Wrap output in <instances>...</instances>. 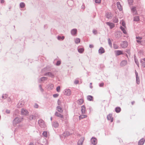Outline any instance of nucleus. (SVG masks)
<instances>
[{
	"instance_id": "aec40b11",
	"label": "nucleus",
	"mask_w": 145,
	"mask_h": 145,
	"mask_svg": "<svg viewBox=\"0 0 145 145\" xmlns=\"http://www.w3.org/2000/svg\"><path fill=\"white\" fill-rule=\"evenodd\" d=\"M87 117V115H84V114L81 115H80L79 116V120H81V119H82L84 118H86Z\"/></svg>"
},
{
	"instance_id": "e433bc0d",
	"label": "nucleus",
	"mask_w": 145,
	"mask_h": 145,
	"mask_svg": "<svg viewBox=\"0 0 145 145\" xmlns=\"http://www.w3.org/2000/svg\"><path fill=\"white\" fill-rule=\"evenodd\" d=\"M113 46H114V48L115 49H118L119 47L116 44H114L113 45Z\"/></svg>"
},
{
	"instance_id": "4468645a",
	"label": "nucleus",
	"mask_w": 145,
	"mask_h": 145,
	"mask_svg": "<svg viewBox=\"0 0 145 145\" xmlns=\"http://www.w3.org/2000/svg\"><path fill=\"white\" fill-rule=\"evenodd\" d=\"M145 141V140L142 138L139 141L138 145H143Z\"/></svg>"
},
{
	"instance_id": "6ab92c4d",
	"label": "nucleus",
	"mask_w": 145,
	"mask_h": 145,
	"mask_svg": "<svg viewBox=\"0 0 145 145\" xmlns=\"http://www.w3.org/2000/svg\"><path fill=\"white\" fill-rule=\"evenodd\" d=\"M57 110L59 112L62 113L63 112V110L62 108L59 106H58L57 107Z\"/></svg>"
},
{
	"instance_id": "2f4dec72",
	"label": "nucleus",
	"mask_w": 145,
	"mask_h": 145,
	"mask_svg": "<svg viewBox=\"0 0 145 145\" xmlns=\"http://www.w3.org/2000/svg\"><path fill=\"white\" fill-rule=\"evenodd\" d=\"M139 20V16H137L135 17L134 18V20L135 21H138Z\"/></svg>"
},
{
	"instance_id": "bf43d9fd",
	"label": "nucleus",
	"mask_w": 145,
	"mask_h": 145,
	"mask_svg": "<svg viewBox=\"0 0 145 145\" xmlns=\"http://www.w3.org/2000/svg\"><path fill=\"white\" fill-rule=\"evenodd\" d=\"M29 145H34L33 143H31Z\"/></svg>"
},
{
	"instance_id": "09e8293b",
	"label": "nucleus",
	"mask_w": 145,
	"mask_h": 145,
	"mask_svg": "<svg viewBox=\"0 0 145 145\" xmlns=\"http://www.w3.org/2000/svg\"><path fill=\"white\" fill-rule=\"evenodd\" d=\"M93 32L95 34L97 33V31L96 30H94L93 31Z\"/></svg>"
},
{
	"instance_id": "ddd939ff",
	"label": "nucleus",
	"mask_w": 145,
	"mask_h": 145,
	"mask_svg": "<svg viewBox=\"0 0 145 145\" xmlns=\"http://www.w3.org/2000/svg\"><path fill=\"white\" fill-rule=\"evenodd\" d=\"M84 140V138H80L78 142V145H82Z\"/></svg>"
},
{
	"instance_id": "39448f33",
	"label": "nucleus",
	"mask_w": 145,
	"mask_h": 145,
	"mask_svg": "<svg viewBox=\"0 0 145 145\" xmlns=\"http://www.w3.org/2000/svg\"><path fill=\"white\" fill-rule=\"evenodd\" d=\"M106 24L109 26L110 29H112L115 26V24L112 23L108 22L106 23Z\"/></svg>"
},
{
	"instance_id": "f257e3e1",
	"label": "nucleus",
	"mask_w": 145,
	"mask_h": 145,
	"mask_svg": "<svg viewBox=\"0 0 145 145\" xmlns=\"http://www.w3.org/2000/svg\"><path fill=\"white\" fill-rule=\"evenodd\" d=\"M22 120V118H16L13 121V123L14 125H16L17 124L21 122Z\"/></svg>"
},
{
	"instance_id": "7ed1b4c3",
	"label": "nucleus",
	"mask_w": 145,
	"mask_h": 145,
	"mask_svg": "<svg viewBox=\"0 0 145 145\" xmlns=\"http://www.w3.org/2000/svg\"><path fill=\"white\" fill-rule=\"evenodd\" d=\"M121 46L123 48H125L127 47L128 43L126 41H123L121 44Z\"/></svg>"
},
{
	"instance_id": "6e6552de",
	"label": "nucleus",
	"mask_w": 145,
	"mask_h": 145,
	"mask_svg": "<svg viewBox=\"0 0 145 145\" xmlns=\"http://www.w3.org/2000/svg\"><path fill=\"white\" fill-rule=\"evenodd\" d=\"M127 64V61L125 60H123L120 63V65L122 67L126 65Z\"/></svg>"
},
{
	"instance_id": "5701e85b",
	"label": "nucleus",
	"mask_w": 145,
	"mask_h": 145,
	"mask_svg": "<svg viewBox=\"0 0 145 145\" xmlns=\"http://www.w3.org/2000/svg\"><path fill=\"white\" fill-rule=\"evenodd\" d=\"M84 102V100L82 99H80L78 102V103L80 105H81Z\"/></svg>"
},
{
	"instance_id": "a18cd8bd",
	"label": "nucleus",
	"mask_w": 145,
	"mask_h": 145,
	"mask_svg": "<svg viewBox=\"0 0 145 145\" xmlns=\"http://www.w3.org/2000/svg\"><path fill=\"white\" fill-rule=\"evenodd\" d=\"M74 83L76 84H77L78 83H79V81L78 80H76L74 82Z\"/></svg>"
},
{
	"instance_id": "c9c22d12",
	"label": "nucleus",
	"mask_w": 145,
	"mask_h": 145,
	"mask_svg": "<svg viewBox=\"0 0 145 145\" xmlns=\"http://www.w3.org/2000/svg\"><path fill=\"white\" fill-rule=\"evenodd\" d=\"M47 132L44 131L42 133L43 135L45 137H47Z\"/></svg>"
},
{
	"instance_id": "58836bf2",
	"label": "nucleus",
	"mask_w": 145,
	"mask_h": 145,
	"mask_svg": "<svg viewBox=\"0 0 145 145\" xmlns=\"http://www.w3.org/2000/svg\"><path fill=\"white\" fill-rule=\"evenodd\" d=\"M60 86H58L56 88V90L58 92L60 91Z\"/></svg>"
},
{
	"instance_id": "f704fd0d",
	"label": "nucleus",
	"mask_w": 145,
	"mask_h": 145,
	"mask_svg": "<svg viewBox=\"0 0 145 145\" xmlns=\"http://www.w3.org/2000/svg\"><path fill=\"white\" fill-rule=\"evenodd\" d=\"M108 43L110 46L111 47L112 46V43L111 40L110 39H108Z\"/></svg>"
},
{
	"instance_id": "9d476101",
	"label": "nucleus",
	"mask_w": 145,
	"mask_h": 145,
	"mask_svg": "<svg viewBox=\"0 0 145 145\" xmlns=\"http://www.w3.org/2000/svg\"><path fill=\"white\" fill-rule=\"evenodd\" d=\"M55 115L57 117L60 118H63V116L61 114L58 113L57 112H56L55 113Z\"/></svg>"
},
{
	"instance_id": "6e6d98bb",
	"label": "nucleus",
	"mask_w": 145,
	"mask_h": 145,
	"mask_svg": "<svg viewBox=\"0 0 145 145\" xmlns=\"http://www.w3.org/2000/svg\"><path fill=\"white\" fill-rule=\"evenodd\" d=\"M137 41L138 43H140V41L139 40H137Z\"/></svg>"
},
{
	"instance_id": "37998d69",
	"label": "nucleus",
	"mask_w": 145,
	"mask_h": 145,
	"mask_svg": "<svg viewBox=\"0 0 145 145\" xmlns=\"http://www.w3.org/2000/svg\"><path fill=\"white\" fill-rule=\"evenodd\" d=\"M61 64V61H58L56 63V65H59Z\"/></svg>"
},
{
	"instance_id": "603ef678",
	"label": "nucleus",
	"mask_w": 145,
	"mask_h": 145,
	"mask_svg": "<svg viewBox=\"0 0 145 145\" xmlns=\"http://www.w3.org/2000/svg\"><path fill=\"white\" fill-rule=\"evenodd\" d=\"M58 105H60L61 104V102L60 101L58 100Z\"/></svg>"
},
{
	"instance_id": "c756f323",
	"label": "nucleus",
	"mask_w": 145,
	"mask_h": 145,
	"mask_svg": "<svg viewBox=\"0 0 145 145\" xmlns=\"http://www.w3.org/2000/svg\"><path fill=\"white\" fill-rule=\"evenodd\" d=\"M20 6L21 8H22L24 7L25 6V4L24 3H21L20 4Z\"/></svg>"
},
{
	"instance_id": "4d7b16f0",
	"label": "nucleus",
	"mask_w": 145,
	"mask_h": 145,
	"mask_svg": "<svg viewBox=\"0 0 145 145\" xmlns=\"http://www.w3.org/2000/svg\"><path fill=\"white\" fill-rule=\"evenodd\" d=\"M4 2V1L3 0H1V3H3Z\"/></svg>"
},
{
	"instance_id": "de8ad7c7",
	"label": "nucleus",
	"mask_w": 145,
	"mask_h": 145,
	"mask_svg": "<svg viewBox=\"0 0 145 145\" xmlns=\"http://www.w3.org/2000/svg\"><path fill=\"white\" fill-rule=\"evenodd\" d=\"M142 39V38L140 37H136V39L137 40H141Z\"/></svg>"
},
{
	"instance_id": "1a4fd4ad",
	"label": "nucleus",
	"mask_w": 145,
	"mask_h": 145,
	"mask_svg": "<svg viewBox=\"0 0 145 145\" xmlns=\"http://www.w3.org/2000/svg\"><path fill=\"white\" fill-rule=\"evenodd\" d=\"M115 53L117 56L123 54V51L120 50H116L115 51Z\"/></svg>"
},
{
	"instance_id": "0eeeda50",
	"label": "nucleus",
	"mask_w": 145,
	"mask_h": 145,
	"mask_svg": "<svg viewBox=\"0 0 145 145\" xmlns=\"http://www.w3.org/2000/svg\"><path fill=\"white\" fill-rule=\"evenodd\" d=\"M21 113L23 115H26L28 113V111L25 109H22L21 110Z\"/></svg>"
},
{
	"instance_id": "cd10ccee",
	"label": "nucleus",
	"mask_w": 145,
	"mask_h": 145,
	"mask_svg": "<svg viewBox=\"0 0 145 145\" xmlns=\"http://www.w3.org/2000/svg\"><path fill=\"white\" fill-rule=\"evenodd\" d=\"M46 75H48L52 78L54 77V75L51 72H48L46 73Z\"/></svg>"
},
{
	"instance_id": "dca6fc26",
	"label": "nucleus",
	"mask_w": 145,
	"mask_h": 145,
	"mask_svg": "<svg viewBox=\"0 0 145 145\" xmlns=\"http://www.w3.org/2000/svg\"><path fill=\"white\" fill-rule=\"evenodd\" d=\"M77 31L76 29H73L71 31V34L73 35H75L76 34Z\"/></svg>"
},
{
	"instance_id": "423d86ee",
	"label": "nucleus",
	"mask_w": 145,
	"mask_h": 145,
	"mask_svg": "<svg viewBox=\"0 0 145 145\" xmlns=\"http://www.w3.org/2000/svg\"><path fill=\"white\" fill-rule=\"evenodd\" d=\"M91 142L93 144L95 145L97 144V140L95 138L93 137L91 139Z\"/></svg>"
},
{
	"instance_id": "b1692460",
	"label": "nucleus",
	"mask_w": 145,
	"mask_h": 145,
	"mask_svg": "<svg viewBox=\"0 0 145 145\" xmlns=\"http://www.w3.org/2000/svg\"><path fill=\"white\" fill-rule=\"evenodd\" d=\"M131 11L133 13H135V14H137V12L136 11V8L135 7H133L131 9Z\"/></svg>"
},
{
	"instance_id": "412c9836",
	"label": "nucleus",
	"mask_w": 145,
	"mask_h": 145,
	"mask_svg": "<svg viewBox=\"0 0 145 145\" xmlns=\"http://www.w3.org/2000/svg\"><path fill=\"white\" fill-rule=\"evenodd\" d=\"M141 62L142 63V66L145 67V58L142 59Z\"/></svg>"
},
{
	"instance_id": "5fc2aeb1",
	"label": "nucleus",
	"mask_w": 145,
	"mask_h": 145,
	"mask_svg": "<svg viewBox=\"0 0 145 145\" xmlns=\"http://www.w3.org/2000/svg\"><path fill=\"white\" fill-rule=\"evenodd\" d=\"M8 10H10L11 9V7L10 6L8 8Z\"/></svg>"
},
{
	"instance_id": "864d4df0",
	"label": "nucleus",
	"mask_w": 145,
	"mask_h": 145,
	"mask_svg": "<svg viewBox=\"0 0 145 145\" xmlns=\"http://www.w3.org/2000/svg\"><path fill=\"white\" fill-rule=\"evenodd\" d=\"M136 78H137V76H138V73L137 72L136 73Z\"/></svg>"
},
{
	"instance_id": "8fccbe9b",
	"label": "nucleus",
	"mask_w": 145,
	"mask_h": 145,
	"mask_svg": "<svg viewBox=\"0 0 145 145\" xmlns=\"http://www.w3.org/2000/svg\"><path fill=\"white\" fill-rule=\"evenodd\" d=\"M89 47L90 48H93V44H90Z\"/></svg>"
},
{
	"instance_id": "3c124183",
	"label": "nucleus",
	"mask_w": 145,
	"mask_h": 145,
	"mask_svg": "<svg viewBox=\"0 0 145 145\" xmlns=\"http://www.w3.org/2000/svg\"><path fill=\"white\" fill-rule=\"evenodd\" d=\"M99 85L100 87H102L104 85V84L103 83H101Z\"/></svg>"
},
{
	"instance_id": "052dcab7",
	"label": "nucleus",
	"mask_w": 145,
	"mask_h": 145,
	"mask_svg": "<svg viewBox=\"0 0 145 145\" xmlns=\"http://www.w3.org/2000/svg\"><path fill=\"white\" fill-rule=\"evenodd\" d=\"M134 103H135L134 102H132L131 103H132V105H133Z\"/></svg>"
},
{
	"instance_id": "bb28decb",
	"label": "nucleus",
	"mask_w": 145,
	"mask_h": 145,
	"mask_svg": "<svg viewBox=\"0 0 145 145\" xmlns=\"http://www.w3.org/2000/svg\"><path fill=\"white\" fill-rule=\"evenodd\" d=\"M87 99L89 101H91L93 100V97L89 95L87 97Z\"/></svg>"
},
{
	"instance_id": "a19ab883",
	"label": "nucleus",
	"mask_w": 145,
	"mask_h": 145,
	"mask_svg": "<svg viewBox=\"0 0 145 145\" xmlns=\"http://www.w3.org/2000/svg\"><path fill=\"white\" fill-rule=\"evenodd\" d=\"M118 18H115L114 20V22L115 23H117L118 22Z\"/></svg>"
},
{
	"instance_id": "72a5a7b5",
	"label": "nucleus",
	"mask_w": 145,
	"mask_h": 145,
	"mask_svg": "<svg viewBox=\"0 0 145 145\" xmlns=\"http://www.w3.org/2000/svg\"><path fill=\"white\" fill-rule=\"evenodd\" d=\"M121 22H122L121 24H122V25L124 27L126 28L125 24V22H124V21L123 20H122L121 21Z\"/></svg>"
},
{
	"instance_id": "79ce46f5",
	"label": "nucleus",
	"mask_w": 145,
	"mask_h": 145,
	"mask_svg": "<svg viewBox=\"0 0 145 145\" xmlns=\"http://www.w3.org/2000/svg\"><path fill=\"white\" fill-rule=\"evenodd\" d=\"M128 2L131 5L133 3V0H128Z\"/></svg>"
},
{
	"instance_id": "ea45409f",
	"label": "nucleus",
	"mask_w": 145,
	"mask_h": 145,
	"mask_svg": "<svg viewBox=\"0 0 145 145\" xmlns=\"http://www.w3.org/2000/svg\"><path fill=\"white\" fill-rule=\"evenodd\" d=\"M95 2L96 3H99L101 2V0H95Z\"/></svg>"
},
{
	"instance_id": "a878e982",
	"label": "nucleus",
	"mask_w": 145,
	"mask_h": 145,
	"mask_svg": "<svg viewBox=\"0 0 145 145\" xmlns=\"http://www.w3.org/2000/svg\"><path fill=\"white\" fill-rule=\"evenodd\" d=\"M24 101H22L21 103L20 102L18 104V107L19 108H20L22 106V105H24Z\"/></svg>"
},
{
	"instance_id": "49530a36",
	"label": "nucleus",
	"mask_w": 145,
	"mask_h": 145,
	"mask_svg": "<svg viewBox=\"0 0 145 145\" xmlns=\"http://www.w3.org/2000/svg\"><path fill=\"white\" fill-rule=\"evenodd\" d=\"M53 97H56L58 96V94H55L53 95Z\"/></svg>"
},
{
	"instance_id": "9b49d317",
	"label": "nucleus",
	"mask_w": 145,
	"mask_h": 145,
	"mask_svg": "<svg viewBox=\"0 0 145 145\" xmlns=\"http://www.w3.org/2000/svg\"><path fill=\"white\" fill-rule=\"evenodd\" d=\"M107 118L108 120H110L112 122L113 120V118L112 117V114H109L108 115Z\"/></svg>"
},
{
	"instance_id": "f03ea898",
	"label": "nucleus",
	"mask_w": 145,
	"mask_h": 145,
	"mask_svg": "<svg viewBox=\"0 0 145 145\" xmlns=\"http://www.w3.org/2000/svg\"><path fill=\"white\" fill-rule=\"evenodd\" d=\"M71 91L70 89H65L64 90V94L66 95L69 96L71 95Z\"/></svg>"
},
{
	"instance_id": "4be33fe9",
	"label": "nucleus",
	"mask_w": 145,
	"mask_h": 145,
	"mask_svg": "<svg viewBox=\"0 0 145 145\" xmlns=\"http://www.w3.org/2000/svg\"><path fill=\"white\" fill-rule=\"evenodd\" d=\"M120 28H121V30L123 31V32L124 34H126L127 33V32H126V30L125 29L126 27L125 28V27H121Z\"/></svg>"
},
{
	"instance_id": "4c0bfd02",
	"label": "nucleus",
	"mask_w": 145,
	"mask_h": 145,
	"mask_svg": "<svg viewBox=\"0 0 145 145\" xmlns=\"http://www.w3.org/2000/svg\"><path fill=\"white\" fill-rule=\"evenodd\" d=\"M57 39L58 40H60L61 39L63 40L64 39V36H62V37L58 36L57 37Z\"/></svg>"
},
{
	"instance_id": "f8f14e48",
	"label": "nucleus",
	"mask_w": 145,
	"mask_h": 145,
	"mask_svg": "<svg viewBox=\"0 0 145 145\" xmlns=\"http://www.w3.org/2000/svg\"><path fill=\"white\" fill-rule=\"evenodd\" d=\"M86 108L84 106H81V112L82 114H84L86 113Z\"/></svg>"
},
{
	"instance_id": "7c9ffc66",
	"label": "nucleus",
	"mask_w": 145,
	"mask_h": 145,
	"mask_svg": "<svg viewBox=\"0 0 145 145\" xmlns=\"http://www.w3.org/2000/svg\"><path fill=\"white\" fill-rule=\"evenodd\" d=\"M84 49L83 48H80L78 49V52L80 53H82L84 51Z\"/></svg>"
},
{
	"instance_id": "e2e57ef3",
	"label": "nucleus",
	"mask_w": 145,
	"mask_h": 145,
	"mask_svg": "<svg viewBox=\"0 0 145 145\" xmlns=\"http://www.w3.org/2000/svg\"><path fill=\"white\" fill-rule=\"evenodd\" d=\"M3 97H4V96H2V98H3Z\"/></svg>"
},
{
	"instance_id": "a211bd4d",
	"label": "nucleus",
	"mask_w": 145,
	"mask_h": 145,
	"mask_svg": "<svg viewBox=\"0 0 145 145\" xmlns=\"http://www.w3.org/2000/svg\"><path fill=\"white\" fill-rule=\"evenodd\" d=\"M111 15L110 12H107L106 14V16L108 19H110L111 17Z\"/></svg>"
},
{
	"instance_id": "c85d7f7f",
	"label": "nucleus",
	"mask_w": 145,
	"mask_h": 145,
	"mask_svg": "<svg viewBox=\"0 0 145 145\" xmlns=\"http://www.w3.org/2000/svg\"><path fill=\"white\" fill-rule=\"evenodd\" d=\"M75 43L77 44L80 42V39L79 38H77L75 39Z\"/></svg>"
},
{
	"instance_id": "680f3d73",
	"label": "nucleus",
	"mask_w": 145,
	"mask_h": 145,
	"mask_svg": "<svg viewBox=\"0 0 145 145\" xmlns=\"http://www.w3.org/2000/svg\"><path fill=\"white\" fill-rule=\"evenodd\" d=\"M52 117H51V120H52Z\"/></svg>"
},
{
	"instance_id": "c03bdc74",
	"label": "nucleus",
	"mask_w": 145,
	"mask_h": 145,
	"mask_svg": "<svg viewBox=\"0 0 145 145\" xmlns=\"http://www.w3.org/2000/svg\"><path fill=\"white\" fill-rule=\"evenodd\" d=\"M34 107L35 108H38L39 106L37 104H35L34 105Z\"/></svg>"
},
{
	"instance_id": "2eb2a0df",
	"label": "nucleus",
	"mask_w": 145,
	"mask_h": 145,
	"mask_svg": "<svg viewBox=\"0 0 145 145\" xmlns=\"http://www.w3.org/2000/svg\"><path fill=\"white\" fill-rule=\"evenodd\" d=\"M117 6L118 8L120 10H122V8L121 5L120 4L119 2H118L117 3Z\"/></svg>"
},
{
	"instance_id": "473e14b6",
	"label": "nucleus",
	"mask_w": 145,
	"mask_h": 145,
	"mask_svg": "<svg viewBox=\"0 0 145 145\" xmlns=\"http://www.w3.org/2000/svg\"><path fill=\"white\" fill-rule=\"evenodd\" d=\"M53 125L54 127H58L59 124L57 122H54L53 123Z\"/></svg>"
},
{
	"instance_id": "20e7f679",
	"label": "nucleus",
	"mask_w": 145,
	"mask_h": 145,
	"mask_svg": "<svg viewBox=\"0 0 145 145\" xmlns=\"http://www.w3.org/2000/svg\"><path fill=\"white\" fill-rule=\"evenodd\" d=\"M38 123L41 127H45V125L44 121L42 120H39V121Z\"/></svg>"
},
{
	"instance_id": "f3484780",
	"label": "nucleus",
	"mask_w": 145,
	"mask_h": 145,
	"mask_svg": "<svg viewBox=\"0 0 145 145\" xmlns=\"http://www.w3.org/2000/svg\"><path fill=\"white\" fill-rule=\"evenodd\" d=\"M105 52V50L102 47H101L99 50V52L101 54Z\"/></svg>"
},
{
	"instance_id": "13d9d810",
	"label": "nucleus",
	"mask_w": 145,
	"mask_h": 145,
	"mask_svg": "<svg viewBox=\"0 0 145 145\" xmlns=\"http://www.w3.org/2000/svg\"><path fill=\"white\" fill-rule=\"evenodd\" d=\"M6 112H7V113H9V112H10L9 111V110H8H8H7L6 111Z\"/></svg>"
},
{
	"instance_id": "393cba45",
	"label": "nucleus",
	"mask_w": 145,
	"mask_h": 145,
	"mask_svg": "<svg viewBox=\"0 0 145 145\" xmlns=\"http://www.w3.org/2000/svg\"><path fill=\"white\" fill-rule=\"evenodd\" d=\"M121 108L119 107H117L115 108V111L117 113L121 111Z\"/></svg>"
}]
</instances>
